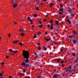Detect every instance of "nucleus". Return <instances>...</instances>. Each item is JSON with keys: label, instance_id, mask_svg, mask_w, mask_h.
I'll return each mask as SVG.
<instances>
[{"label": "nucleus", "instance_id": "obj_1", "mask_svg": "<svg viewBox=\"0 0 78 78\" xmlns=\"http://www.w3.org/2000/svg\"><path fill=\"white\" fill-rule=\"evenodd\" d=\"M23 55L24 58L25 59H26L25 60H24L21 64L22 66H24V68L28 69V67L30 66V60H28L29 59V52L28 51H23Z\"/></svg>", "mask_w": 78, "mask_h": 78}, {"label": "nucleus", "instance_id": "obj_2", "mask_svg": "<svg viewBox=\"0 0 78 78\" xmlns=\"http://www.w3.org/2000/svg\"><path fill=\"white\" fill-rule=\"evenodd\" d=\"M17 6V4L16 3L13 6V8H16Z\"/></svg>", "mask_w": 78, "mask_h": 78}, {"label": "nucleus", "instance_id": "obj_3", "mask_svg": "<svg viewBox=\"0 0 78 78\" xmlns=\"http://www.w3.org/2000/svg\"><path fill=\"white\" fill-rule=\"evenodd\" d=\"M19 30L20 31H24V28H22V29L20 28L19 29Z\"/></svg>", "mask_w": 78, "mask_h": 78}, {"label": "nucleus", "instance_id": "obj_4", "mask_svg": "<svg viewBox=\"0 0 78 78\" xmlns=\"http://www.w3.org/2000/svg\"><path fill=\"white\" fill-rule=\"evenodd\" d=\"M59 10L60 12H63V11H64V9L62 8V9H59Z\"/></svg>", "mask_w": 78, "mask_h": 78}, {"label": "nucleus", "instance_id": "obj_5", "mask_svg": "<svg viewBox=\"0 0 78 78\" xmlns=\"http://www.w3.org/2000/svg\"><path fill=\"white\" fill-rule=\"evenodd\" d=\"M14 1L15 2H14V1H12V4H15L16 3V0H14Z\"/></svg>", "mask_w": 78, "mask_h": 78}, {"label": "nucleus", "instance_id": "obj_6", "mask_svg": "<svg viewBox=\"0 0 78 78\" xmlns=\"http://www.w3.org/2000/svg\"><path fill=\"white\" fill-rule=\"evenodd\" d=\"M69 68H68L66 69V72H69Z\"/></svg>", "mask_w": 78, "mask_h": 78}, {"label": "nucleus", "instance_id": "obj_7", "mask_svg": "<svg viewBox=\"0 0 78 78\" xmlns=\"http://www.w3.org/2000/svg\"><path fill=\"white\" fill-rule=\"evenodd\" d=\"M20 35L21 36H25V34H24V33H22L21 34H20Z\"/></svg>", "mask_w": 78, "mask_h": 78}, {"label": "nucleus", "instance_id": "obj_8", "mask_svg": "<svg viewBox=\"0 0 78 78\" xmlns=\"http://www.w3.org/2000/svg\"><path fill=\"white\" fill-rule=\"evenodd\" d=\"M13 51L12 49H9V51L12 52V53H13Z\"/></svg>", "mask_w": 78, "mask_h": 78}, {"label": "nucleus", "instance_id": "obj_9", "mask_svg": "<svg viewBox=\"0 0 78 78\" xmlns=\"http://www.w3.org/2000/svg\"><path fill=\"white\" fill-rule=\"evenodd\" d=\"M40 56H43V54H42V52H41L40 54Z\"/></svg>", "mask_w": 78, "mask_h": 78}, {"label": "nucleus", "instance_id": "obj_10", "mask_svg": "<svg viewBox=\"0 0 78 78\" xmlns=\"http://www.w3.org/2000/svg\"><path fill=\"white\" fill-rule=\"evenodd\" d=\"M56 24H57V25H59V21H58V20H56Z\"/></svg>", "mask_w": 78, "mask_h": 78}, {"label": "nucleus", "instance_id": "obj_11", "mask_svg": "<svg viewBox=\"0 0 78 78\" xmlns=\"http://www.w3.org/2000/svg\"><path fill=\"white\" fill-rule=\"evenodd\" d=\"M73 33L74 34H76V35L77 34V33H76V32L75 31H73Z\"/></svg>", "mask_w": 78, "mask_h": 78}, {"label": "nucleus", "instance_id": "obj_12", "mask_svg": "<svg viewBox=\"0 0 78 78\" xmlns=\"http://www.w3.org/2000/svg\"><path fill=\"white\" fill-rule=\"evenodd\" d=\"M76 41L75 39H74L73 40V43H76Z\"/></svg>", "mask_w": 78, "mask_h": 78}, {"label": "nucleus", "instance_id": "obj_13", "mask_svg": "<svg viewBox=\"0 0 78 78\" xmlns=\"http://www.w3.org/2000/svg\"><path fill=\"white\" fill-rule=\"evenodd\" d=\"M38 27H39L40 28H42V24L39 25Z\"/></svg>", "mask_w": 78, "mask_h": 78}, {"label": "nucleus", "instance_id": "obj_14", "mask_svg": "<svg viewBox=\"0 0 78 78\" xmlns=\"http://www.w3.org/2000/svg\"><path fill=\"white\" fill-rule=\"evenodd\" d=\"M19 44L21 46H22V45H23V43L21 42H19Z\"/></svg>", "mask_w": 78, "mask_h": 78}, {"label": "nucleus", "instance_id": "obj_15", "mask_svg": "<svg viewBox=\"0 0 78 78\" xmlns=\"http://www.w3.org/2000/svg\"><path fill=\"white\" fill-rule=\"evenodd\" d=\"M58 14L60 15H62V14H63V12H59Z\"/></svg>", "mask_w": 78, "mask_h": 78}, {"label": "nucleus", "instance_id": "obj_16", "mask_svg": "<svg viewBox=\"0 0 78 78\" xmlns=\"http://www.w3.org/2000/svg\"><path fill=\"white\" fill-rule=\"evenodd\" d=\"M17 52V50H16V51H13V53H16Z\"/></svg>", "mask_w": 78, "mask_h": 78}, {"label": "nucleus", "instance_id": "obj_17", "mask_svg": "<svg viewBox=\"0 0 78 78\" xmlns=\"http://www.w3.org/2000/svg\"><path fill=\"white\" fill-rule=\"evenodd\" d=\"M75 15L73 14V13H72V16L73 18L75 17Z\"/></svg>", "mask_w": 78, "mask_h": 78}, {"label": "nucleus", "instance_id": "obj_18", "mask_svg": "<svg viewBox=\"0 0 78 78\" xmlns=\"http://www.w3.org/2000/svg\"><path fill=\"white\" fill-rule=\"evenodd\" d=\"M34 17H36L37 16V14H36L34 15Z\"/></svg>", "mask_w": 78, "mask_h": 78}, {"label": "nucleus", "instance_id": "obj_19", "mask_svg": "<svg viewBox=\"0 0 78 78\" xmlns=\"http://www.w3.org/2000/svg\"><path fill=\"white\" fill-rule=\"evenodd\" d=\"M72 55L73 56H75V54L74 53H72Z\"/></svg>", "mask_w": 78, "mask_h": 78}, {"label": "nucleus", "instance_id": "obj_20", "mask_svg": "<svg viewBox=\"0 0 78 78\" xmlns=\"http://www.w3.org/2000/svg\"><path fill=\"white\" fill-rule=\"evenodd\" d=\"M40 47H41V46H38V48L39 50H41V48H40Z\"/></svg>", "mask_w": 78, "mask_h": 78}, {"label": "nucleus", "instance_id": "obj_21", "mask_svg": "<svg viewBox=\"0 0 78 78\" xmlns=\"http://www.w3.org/2000/svg\"><path fill=\"white\" fill-rule=\"evenodd\" d=\"M34 38H36V37H37V35H34Z\"/></svg>", "mask_w": 78, "mask_h": 78}, {"label": "nucleus", "instance_id": "obj_22", "mask_svg": "<svg viewBox=\"0 0 78 78\" xmlns=\"http://www.w3.org/2000/svg\"><path fill=\"white\" fill-rule=\"evenodd\" d=\"M36 9L37 11H39V7H37L36 8Z\"/></svg>", "mask_w": 78, "mask_h": 78}, {"label": "nucleus", "instance_id": "obj_23", "mask_svg": "<svg viewBox=\"0 0 78 78\" xmlns=\"http://www.w3.org/2000/svg\"><path fill=\"white\" fill-rule=\"evenodd\" d=\"M42 74V72H41V73H39V75L40 76H41V75Z\"/></svg>", "mask_w": 78, "mask_h": 78}, {"label": "nucleus", "instance_id": "obj_24", "mask_svg": "<svg viewBox=\"0 0 78 78\" xmlns=\"http://www.w3.org/2000/svg\"><path fill=\"white\" fill-rule=\"evenodd\" d=\"M57 62H59L60 61V60L59 59H57Z\"/></svg>", "mask_w": 78, "mask_h": 78}, {"label": "nucleus", "instance_id": "obj_25", "mask_svg": "<svg viewBox=\"0 0 78 78\" xmlns=\"http://www.w3.org/2000/svg\"><path fill=\"white\" fill-rule=\"evenodd\" d=\"M28 21H30L31 22H33V21L31 20H28Z\"/></svg>", "mask_w": 78, "mask_h": 78}, {"label": "nucleus", "instance_id": "obj_26", "mask_svg": "<svg viewBox=\"0 0 78 78\" xmlns=\"http://www.w3.org/2000/svg\"><path fill=\"white\" fill-rule=\"evenodd\" d=\"M69 73H72V71H71V70H69V72H68Z\"/></svg>", "mask_w": 78, "mask_h": 78}, {"label": "nucleus", "instance_id": "obj_27", "mask_svg": "<svg viewBox=\"0 0 78 78\" xmlns=\"http://www.w3.org/2000/svg\"><path fill=\"white\" fill-rule=\"evenodd\" d=\"M46 41H50V39H46Z\"/></svg>", "mask_w": 78, "mask_h": 78}, {"label": "nucleus", "instance_id": "obj_28", "mask_svg": "<svg viewBox=\"0 0 78 78\" xmlns=\"http://www.w3.org/2000/svg\"><path fill=\"white\" fill-rule=\"evenodd\" d=\"M38 34H40V35H41V32H39L38 33Z\"/></svg>", "mask_w": 78, "mask_h": 78}, {"label": "nucleus", "instance_id": "obj_29", "mask_svg": "<svg viewBox=\"0 0 78 78\" xmlns=\"http://www.w3.org/2000/svg\"><path fill=\"white\" fill-rule=\"evenodd\" d=\"M53 27L51 26V29L53 30Z\"/></svg>", "mask_w": 78, "mask_h": 78}, {"label": "nucleus", "instance_id": "obj_30", "mask_svg": "<svg viewBox=\"0 0 78 78\" xmlns=\"http://www.w3.org/2000/svg\"><path fill=\"white\" fill-rule=\"evenodd\" d=\"M68 11H69V12H72V9L69 10Z\"/></svg>", "mask_w": 78, "mask_h": 78}, {"label": "nucleus", "instance_id": "obj_31", "mask_svg": "<svg viewBox=\"0 0 78 78\" xmlns=\"http://www.w3.org/2000/svg\"><path fill=\"white\" fill-rule=\"evenodd\" d=\"M43 48L44 49V50H46L47 49V48L45 47H44Z\"/></svg>", "mask_w": 78, "mask_h": 78}, {"label": "nucleus", "instance_id": "obj_32", "mask_svg": "<svg viewBox=\"0 0 78 78\" xmlns=\"http://www.w3.org/2000/svg\"><path fill=\"white\" fill-rule=\"evenodd\" d=\"M69 37L70 38H72V35H69Z\"/></svg>", "mask_w": 78, "mask_h": 78}, {"label": "nucleus", "instance_id": "obj_33", "mask_svg": "<svg viewBox=\"0 0 78 78\" xmlns=\"http://www.w3.org/2000/svg\"><path fill=\"white\" fill-rule=\"evenodd\" d=\"M67 23H69V19H67Z\"/></svg>", "mask_w": 78, "mask_h": 78}, {"label": "nucleus", "instance_id": "obj_34", "mask_svg": "<svg viewBox=\"0 0 78 78\" xmlns=\"http://www.w3.org/2000/svg\"><path fill=\"white\" fill-rule=\"evenodd\" d=\"M8 35L9 37H11V34H9Z\"/></svg>", "mask_w": 78, "mask_h": 78}, {"label": "nucleus", "instance_id": "obj_35", "mask_svg": "<svg viewBox=\"0 0 78 78\" xmlns=\"http://www.w3.org/2000/svg\"><path fill=\"white\" fill-rule=\"evenodd\" d=\"M5 57L6 58H9V56H8L7 55H6Z\"/></svg>", "mask_w": 78, "mask_h": 78}, {"label": "nucleus", "instance_id": "obj_36", "mask_svg": "<svg viewBox=\"0 0 78 78\" xmlns=\"http://www.w3.org/2000/svg\"><path fill=\"white\" fill-rule=\"evenodd\" d=\"M0 76H3V74H2L1 73H0Z\"/></svg>", "mask_w": 78, "mask_h": 78}, {"label": "nucleus", "instance_id": "obj_37", "mask_svg": "<svg viewBox=\"0 0 78 78\" xmlns=\"http://www.w3.org/2000/svg\"><path fill=\"white\" fill-rule=\"evenodd\" d=\"M50 5H53V3L52 2H51V3H50Z\"/></svg>", "mask_w": 78, "mask_h": 78}, {"label": "nucleus", "instance_id": "obj_38", "mask_svg": "<svg viewBox=\"0 0 78 78\" xmlns=\"http://www.w3.org/2000/svg\"><path fill=\"white\" fill-rule=\"evenodd\" d=\"M56 69H57L56 68V69H54V71L55 72H56V70H57Z\"/></svg>", "mask_w": 78, "mask_h": 78}, {"label": "nucleus", "instance_id": "obj_39", "mask_svg": "<svg viewBox=\"0 0 78 78\" xmlns=\"http://www.w3.org/2000/svg\"><path fill=\"white\" fill-rule=\"evenodd\" d=\"M22 72H24V73H25V72H26V71L25 69H23V71H22Z\"/></svg>", "mask_w": 78, "mask_h": 78}, {"label": "nucleus", "instance_id": "obj_40", "mask_svg": "<svg viewBox=\"0 0 78 78\" xmlns=\"http://www.w3.org/2000/svg\"><path fill=\"white\" fill-rule=\"evenodd\" d=\"M68 17H69V16L68 15L66 16V19H68Z\"/></svg>", "mask_w": 78, "mask_h": 78}, {"label": "nucleus", "instance_id": "obj_41", "mask_svg": "<svg viewBox=\"0 0 78 78\" xmlns=\"http://www.w3.org/2000/svg\"><path fill=\"white\" fill-rule=\"evenodd\" d=\"M30 76H26L25 78H30Z\"/></svg>", "mask_w": 78, "mask_h": 78}, {"label": "nucleus", "instance_id": "obj_42", "mask_svg": "<svg viewBox=\"0 0 78 78\" xmlns=\"http://www.w3.org/2000/svg\"><path fill=\"white\" fill-rule=\"evenodd\" d=\"M4 64V62H2L1 63V65H3Z\"/></svg>", "mask_w": 78, "mask_h": 78}, {"label": "nucleus", "instance_id": "obj_43", "mask_svg": "<svg viewBox=\"0 0 78 78\" xmlns=\"http://www.w3.org/2000/svg\"><path fill=\"white\" fill-rule=\"evenodd\" d=\"M15 41V43H18L19 42V41Z\"/></svg>", "mask_w": 78, "mask_h": 78}, {"label": "nucleus", "instance_id": "obj_44", "mask_svg": "<svg viewBox=\"0 0 78 78\" xmlns=\"http://www.w3.org/2000/svg\"><path fill=\"white\" fill-rule=\"evenodd\" d=\"M27 19H31V18H30V17L28 16L27 17Z\"/></svg>", "mask_w": 78, "mask_h": 78}, {"label": "nucleus", "instance_id": "obj_45", "mask_svg": "<svg viewBox=\"0 0 78 78\" xmlns=\"http://www.w3.org/2000/svg\"><path fill=\"white\" fill-rule=\"evenodd\" d=\"M50 34H52V35H54V34H53V33L51 32L50 33Z\"/></svg>", "mask_w": 78, "mask_h": 78}, {"label": "nucleus", "instance_id": "obj_46", "mask_svg": "<svg viewBox=\"0 0 78 78\" xmlns=\"http://www.w3.org/2000/svg\"><path fill=\"white\" fill-rule=\"evenodd\" d=\"M60 50L61 51V52L63 51V49H60Z\"/></svg>", "mask_w": 78, "mask_h": 78}, {"label": "nucleus", "instance_id": "obj_47", "mask_svg": "<svg viewBox=\"0 0 78 78\" xmlns=\"http://www.w3.org/2000/svg\"><path fill=\"white\" fill-rule=\"evenodd\" d=\"M69 68L70 69H71L72 67H71V66H69Z\"/></svg>", "mask_w": 78, "mask_h": 78}, {"label": "nucleus", "instance_id": "obj_48", "mask_svg": "<svg viewBox=\"0 0 78 78\" xmlns=\"http://www.w3.org/2000/svg\"><path fill=\"white\" fill-rule=\"evenodd\" d=\"M60 6H62V7H63V5H62V4H60Z\"/></svg>", "mask_w": 78, "mask_h": 78}, {"label": "nucleus", "instance_id": "obj_49", "mask_svg": "<svg viewBox=\"0 0 78 78\" xmlns=\"http://www.w3.org/2000/svg\"><path fill=\"white\" fill-rule=\"evenodd\" d=\"M46 21H47V20L44 19V22H46Z\"/></svg>", "mask_w": 78, "mask_h": 78}, {"label": "nucleus", "instance_id": "obj_50", "mask_svg": "<svg viewBox=\"0 0 78 78\" xmlns=\"http://www.w3.org/2000/svg\"><path fill=\"white\" fill-rule=\"evenodd\" d=\"M39 22L40 24H42V22H41L40 21H39Z\"/></svg>", "mask_w": 78, "mask_h": 78}, {"label": "nucleus", "instance_id": "obj_51", "mask_svg": "<svg viewBox=\"0 0 78 78\" xmlns=\"http://www.w3.org/2000/svg\"><path fill=\"white\" fill-rule=\"evenodd\" d=\"M12 77V76H9V78H12V77Z\"/></svg>", "mask_w": 78, "mask_h": 78}, {"label": "nucleus", "instance_id": "obj_52", "mask_svg": "<svg viewBox=\"0 0 78 78\" xmlns=\"http://www.w3.org/2000/svg\"><path fill=\"white\" fill-rule=\"evenodd\" d=\"M55 35H58V33H55Z\"/></svg>", "mask_w": 78, "mask_h": 78}, {"label": "nucleus", "instance_id": "obj_53", "mask_svg": "<svg viewBox=\"0 0 78 78\" xmlns=\"http://www.w3.org/2000/svg\"><path fill=\"white\" fill-rule=\"evenodd\" d=\"M64 62V61H62V62H61V64H63V63Z\"/></svg>", "mask_w": 78, "mask_h": 78}, {"label": "nucleus", "instance_id": "obj_54", "mask_svg": "<svg viewBox=\"0 0 78 78\" xmlns=\"http://www.w3.org/2000/svg\"><path fill=\"white\" fill-rule=\"evenodd\" d=\"M48 28H50V25L48 24Z\"/></svg>", "mask_w": 78, "mask_h": 78}, {"label": "nucleus", "instance_id": "obj_55", "mask_svg": "<svg viewBox=\"0 0 78 78\" xmlns=\"http://www.w3.org/2000/svg\"><path fill=\"white\" fill-rule=\"evenodd\" d=\"M38 45H40V44H41V43H40V42H39L38 44H37Z\"/></svg>", "mask_w": 78, "mask_h": 78}, {"label": "nucleus", "instance_id": "obj_56", "mask_svg": "<svg viewBox=\"0 0 78 78\" xmlns=\"http://www.w3.org/2000/svg\"><path fill=\"white\" fill-rule=\"evenodd\" d=\"M67 62V60H65V63H66V62Z\"/></svg>", "mask_w": 78, "mask_h": 78}, {"label": "nucleus", "instance_id": "obj_57", "mask_svg": "<svg viewBox=\"0 0 78 78\" xmlns=\"http://www.w3.org/2000/svg\"><path fill=\"white\" fill-rule=\"evenodd\" d=\"M19 74L20 75H22V73H20Z\"/></svg>", "mask_w": 78, "mask_h": 78}, {"label": "nucleus", "instance_id": "obj_58", "mask_svg": "<svg viewBox=\"0 0 78 78\" xmlns=\"http://www.w3.org/2000/svg\"><path fill=\"white\" fill-rule=\"evenodd\" d=\"M50 23H53V21H50Z\"/></svg>", "mask_w": 78, "mask_h": 78}, {"label": "nucleus", "instance_id": "obj_59", "mask_svg": "<svg viewBox=\"0 0 78 78\" xmlns=\"http://www.w3.org/2000/svg\"><path fill=\"white\" fill-rule=\"evenodd\" d=\"M75 36V34H73L72 35V36H73V37H74V36Z\"/></svg>", "mask_w": 78, "mask_h": 78}, {"label": "nucleus", "instance_id": "obj_60", "mask_svg": "<svg viewBox=\"0 0 78 78\" xmlns=\"http://www.w3.org/2000/svg\"><path fill=\"white\" fill-rule=\"evenodd\" d=\"M41 76H38V78H40Z\"/></svg>", "mask_w": 78, "mask_h": 78}, {"label": "nucleus", "instance_id": "obj_61", "mask_svg": "<svg viewBox=\"0 0 78 78\" xmlns=\"http://www.w3.org/2000/svg\"><path fill=\"white\" fill-rule=\"evenodd\" d=\"M68 23L69 24H71V22H69Z\"/></svg>", "mask_w": 78, "mask_h": 78}, {"label": "nucleus", "instance_id": "obj_62", "mask_svg": "<svg viewBox=\"0 0 78 78\" xmlns=\"http://www.w3.org/2000/svg\"><path fill=\"white\" fill-rule=\"evenodd\" d=\"M67 1L69 2H70V0H67Z\"/></svg>", "mask_w": 78, "mask_h": 78}, {"label": "nucleus", "instance_id": "obj_63", "mask_svg": "<svg viewBox=\"0 0 78 78\" xmlns=\"http://www.w3.org/2000/svg\"><path fill=\"white\" fill-rule=\"evenodd\" d=\"M14 23H15V25H16L17 24V23H16V22H14Z\"/></svg>", "mask_w": 78, "mask_h": 78}, {"label": "nucleus", "instance_id": "obj_64", "mask_svg": "<svg viewBox=\"0 0 78 78\" xmlns=\"http://www.w3.org/2000/svg\"><path fill=\"white\" fill-rule=\"evenodd\" d=\"M12 55H15V53H12Z\"/></svg>", "mask_w": 78, "mask_h": 78}]
</instances>
